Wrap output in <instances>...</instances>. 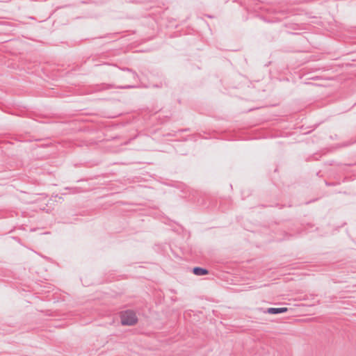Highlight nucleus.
Returning a JSON list of instances; mask_svg holds the SVG:
<instances>
[{"instance_id":"obj_1","label":"nucleus","mask_w":356,"mask_h":356,"mask_svg":"<svg viewBox=\"0 0 356 356\" xmlns=\"http://www.w3.org/2000/svg\"><path fill=\"white\" fill-rule=\"evenodd\" d=\"M120 318L121 324L124 326H133L138 321L136 313L130 309L122 312Z\"/></svg>"},{"instance_id":"obj_2","label":"nucleus","mask_w":356,"mask_h":356,"mask_svg":"<svg viewBox=\"0 0 356 356\" xmlns=\"http://www.w3.org/2000/svg\"><path fill=\"white\" fill-rule=\"evenodd\" d=\"M288 311L289 308L287 307H269L264 310V313L269 314H280L286 313Z\"/></svg>"},{"instance_id":"obj_3","label":"nucleus","mask_w":356,"mask_h":356,"mask_svg":"<svg viewBox=\"0 0 356 356\" xmlns=\"http://www.w3.org/2000/svg\"><path fill=\"white\" fill-rule=\"evenodd\" d=\"M120 69L121 70H122V71H125V72H129L131 74V75L132 79L134 81H138V74L134 70H133L131 68L120 67Z\"/></svg>"},{"instance_id":"obj_4","label":"nucleus","mask_w":356,"mask_h":356,"mask_svg":"<svg viewBox=\"0 0 356 356\" xmlns=\"http://www.w3.org/2000/svg\"><path fill=\"white\" fill-rule=\"evenodd\" d=\"M192 272L197 275V276H200V266H195L194 267L193 269H192Z\"/></svg>"},{"instance_id":"obj_5","label":"nucleus","mask_w":356,"mask_h":356,"mask_svg":"<svg viewBox=\"0 0 356 356\" xmlns=\"http://www.w3.org/2000/svg\"><path fill=\"white\" fill-rule=\"evenodd\" d=\"M117 88H121V89H130V88H137V86H134V85H126V86H118Z\"/></svg>"},{"instance_id":"obj_6","label":"nucleus","mask_w":356,"mask_h":356,"mask_svg":"<svg viewBox=\"0 0 356 356\" xmlns=\"http://www.w3.org/2000/svg\"><path fill=\"white\" fill-rule=\"evenodd\" d=\"M209 273V270L207 268H202V269H201L202 276V275H208Z\"/></svg>"},{"instance_id":"obj_7","label":"nucleus","mask_w":356,"mask_h":356,"mask_svg":"<svg viewBox=\"0 0 356 356\" xmlns=\"http://www.w3.org/2000/svg\"><path fill=\"white\" fill-rule=\"evenodd\" d=\"M326 184H327V185H328V186H333V185H334V184H332V183H330V184H329V183H327V182H326Z\"/></svg>"},{"instance_id":"obj_8","label":"nucleus","mask_w":356,"mask_h":356,"mask_svg":"<svg viewBox=\"0 0 356 356\" xmlns=\"http://www.w3.org/2000/svg\"><path fill=\"white\" fill-rule=\"evenodd\" d=\"M207 16L208 17H209V18H213V16H212V15H207Z\"/></svg>"},{"instance_id":"obj_9","label":"nucleus","mask_w":356,"mask_h":356,"mask_svg":"<svg viewBox=\"0 0 356 356\" xmlns=\"http://www.w3.org/2000/svg\"><path fill=\"white\" fill-rule=\"evenodd\" d=\"M291 34H293V35H299V33H290Z\"/></svg>"},{"instance_id":"obj_10","label":"nucleus","mask_w":356,"mask_h":356,"mask_svg":"<svg viewBox=\"0 0 356 356\" xmlns=\"http://www.w3.org/2000/svg\"><path fill=\"white\" fill-rule=\"evenodd\" d=\"M108 88H114V87H113L112 85H109V87H108Z\"/></svg>"},{"instance_id":"obj_11","label":"nucleus","mask_w":356,"mask_h":356,"mask_svg":"<svg viewBox=\"0 0 356 356\" xmlns=\"http://www.w3.org/2000/svg\"><path fill=\"white\" fill-rule=\"evenodd\" d=\"M314 200H313V201H310V202H306V204H309V203H310V202H314Z\"/></svg>"}]
</instances>
